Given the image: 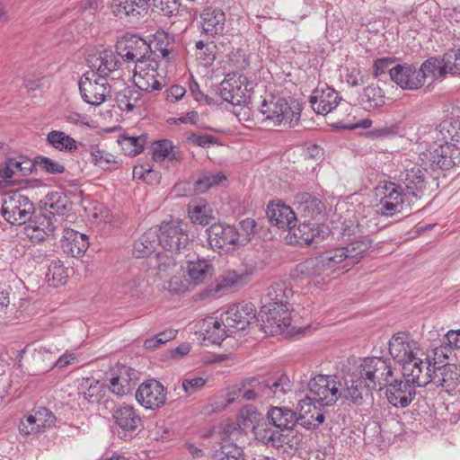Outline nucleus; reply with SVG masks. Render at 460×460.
<instances>
[{"instance_id": "obj_54", "label": "nucleus", "mask_w": 460, "mask_h": 460, "mask_svg": "<svg viewBox=\"0 0 460 460\" xmlns=\"http://www.w3.org/2000/svg\"><path fill=\"white\" fill-rule=\"evenodd\" d=\"M236 231L238 234L237 244L244 245L257 232V223L252 218H245L239 222Z\"/></svg>"}, {"instance_id": "obj_23", "label": "nucleus", "mask_w": 460, "mask_h": 460, "mask_svg": "<svg viewBox=\"0 0 460 460\" xmlns=\"http://www.w3.org/2000/svg\"><path fill=\"white\" fill-rule=\"evenodd\" d=\"M133 81L139 91H160L165 85L164 76L160 75L156 69L146 68V65H135Z\"/></svg>"}, {"instance_id": "obj_57", "label": "nucleus", "mask_w": 460, "mask_h": 460, "mask_svg": "<svg viewBox=\"0 0 460 460\" xmlns=\"http://www.w3.org/2000/svg\"><path fill=\"white\" fill-rule=\"evenodd\" d=\"M208 382V378L189 375L181 381V388L187 396L201 391Z\"/></svg>"}, {"instance_id": "obj_63", "label": "nucleus", "mask_w": 460, "mask_h": 460, "mask_svg": "<svg viewBox=\"0 0 460 460\" xmlns=\"http://www.w3.org/2000/svg\"><path fill=\"white\" fill-rule=\"evenodd\" d=\"M164 15L172 17V16H181L184 12L183 9H181L180 4L177 0L172 1H165L160 0V4L158 7Z\"/></svg>"}, {"instance_id": "obj_30", "label": "nucleus", "mask_w": 460, "mask_h": 460, "mask_svg": "<svg viewBox=\"0 0 460 460\" xmlns=\"http://www.w3.org/2000/svg\"><path fill=\"white\" fill-rule=\"evenodd\" d=\"M152 157L155 162L166 161L175 166L182 160L181 151L168 139L155 141L152 145Z\"/></svg>"}, {"instance_id": "obj_32", "label": "nucleus", "mask_w": 460, "mask_h": 460, "mask_svg": "<svg viewBox=\"0 0 460 460\" xmlns=\"http://www.w3.org/2000/svg\"><path fill=\"white\" fill-rule=\"evenodd\" d=\"M267 418L281 432L292 429L298 421L297 413L286 407H270Z\"/></svg>"}, {"instance_id": "obj_16", "label": "nucleus", "mask_w": 460, "mask_h": 460, "mask_svg": "<svg viewBox=\"0 0 460 460\" xmlns=\"http://www.w3.org/2000/svg\"><path fill=\"white\" fill-rule=\"evenodd\" d=\"M56 417L54 413L44 406H34L24 421H21L19 430L22 434H36L44 429L55 425Z\"/></svg>"}, {"instance_id": "obj_2", "label": "nucleus", "mask_w": 460, "mask_h": 460, "mask_svg": "<svg viewBox=\"0 0 460 460\" xmlns=\"http://www.w3.org/2000/svg\"><path fill=\"white\" fill-rule=\"evenodd\" d=\"M394 370L390 358L366 357L359 359L352 373L347 375L355 391L357 405H363L372 399V391L382 388L393 377Z\"/></svg>"}, {"instance_id": "obj_25", "label": "nucleus", "mask_w": 460, "mask_h": 460, "mask_svg": "<svg viewBox=\"0 0 460 460\" xmlns=\"http://www.w3.org/2000/svg\"><path fill=\"white\" fill-rule=\"evenodd\" d=\"M266 214L270 224L279 229L291 230L296 223V216L293 209L282 202L270 203Z\"/></svg>"}, {"instance_id": "obj_51", "label": "nucleus", "mask_w": 460, "mask_h": 460, "mask_svg": "<svg viewBox=\"0 0 460 460\" xmlns=\"http://www.w3.org/2000/svg\"><path fill=\"white\" fill-rule=\"evenodd\" d=\"M56 221L55 217L50 216L49 212H46V208H40L38 212L35 211L33 217L28 222L38 226L39 228L40 227L43 232H46L50 236L54 234Z\"/></svg>"}, {"instance_id": "obj_49", "label": "nucleus", "mask_w": 460, "mask_h": 460, "mask_svg": "<svg viewBox=\"0 0 460 460\" xmlns=\"http://www.w3.org/2000/svg\"><path fill=\"white\" fill-rule=\"evenodd\" d=\"M226 180L225 174H204L198 179H192L195 195L204 193L212 186L218 185Z\"/></svg>"}, {"instance_id": "obj_37", "label": "nucleus", "mask_w": 460, "mask_h": 460, "mask_svg": "<svg viewBox=\"0 0 460 460\" xmlns=\"http://www.w3.org/2000/svg\"><path fill=\"white\" fill-rule=\"evenodd\" d=\"M187 272L190 281L194 285H199L211 279L214 274V267L210 261L198 258L196 261H189Z\"/></svg>"}, {"instance_id": "obj_6", "label": "nucleus", "mask_w": 460, "mask_h": 460, "mask_svg": "<svg viewBox=\"0 0 460 460\" xmlns=\"http://www.w3.org/2000/svg\"><path fill=\"white\" fill-rule=\"evenodd\" d=\"M260 111L263 116L262 121L269 126H279L288 124L289 128L295 127L300 119L301 110L298 104H289L285 98L271 96L264 99L261 104Z\"/></svg>"}, {"instance_id": "obj_56", "label": "nucleus", "mask_w": 460, "mask_h": 460, "mask_svg": "<svg viewBox=\"0 0 460 460\" xmlns=\"http://www.w3.org/2000/svg\"><path fill=\"white\" fill-rule=\"evenodd\" d=\"M92 162L102 170H116L117 162L111 154L95 149L91 152Z\"/></svg>"}, {"instance_id": "obj_29", "label": "nucleus", "mask_w": 460, "mask_h": 460, "mask_svg": "<svg viewBox=\"0 0 460 460\" xmlns=\"http://www.w3.org/2000/svg\"><path fill=\"white\" fill-rule=\"evenodd\" d=\"M252 431L255 438L268 447H279L285 443L286 437L269 420L259 421Z\"/></svg>"}, {"instance_id": "obj_10", "label": "nucleus", "mask_w": 460, "mask_h": 460, "mask_svg": "<svg viewBox=\"0 0 460 460\" xmlns=\"http://www.w3.org/2000/svg\"><path fill=\"white\" fill-rule=\"evenodd\" d=\"M252 83L242 74H227L217 86L218 95L233 105L246 104L250 98Z\"/></svg>"}, {"instance_id": "obj_13", "label": "nucleus", "mask_w": 460, "mask_h": 460, "mask_svg": "<svg viewBox=\"0 0 460 460\" xmlns=\"http://www.w3.org/2000/svg\"><path fill=\"white\" fill-rule=\"evenodd\" d=\"M118 56V53L116 54L111 49H104L100 52L99 57L88 59L87 62L95 75L105 79L111 77V80H115L122 77V72L119 69L121 63Z\"/></svg>"}, {"instance_id": "obj_21", "label": "nucleus", "mask_w": 460, "mask_h": 460, "mask_svg": "<svg viewBox=\"0 0 460 460\" xmlns=\"http://www.w3.org/2000/svg\"><path fill=\"white\" fill-rule=\"evenodd\" d=\"M112 419L116 427L119 429V434L123 432L124 437L135 432L143 425L142 418L137 410L128 404H123L114 409Z\"/></svg>"}, {"instance_id": "obj_14", "label": "nucleus", "mask_w": 460, "mask_h": 460, "mask_svg": "<svg viewBox=\"0 0 460 460\" xmlns=\"http://www.w3.org/2000/svg\"><path fill=\"white\" fill-rule=\"evenodd\" d=\"M393 82L403 90H418L424 85V80L420 68L411 64H398L389 69Z\"/></svg>"}, {"instance_id": "obj_28", "label": "nucleus", "mask_w": 460, "mask_h": 460, "mask_svg": "<svg viewBox=\"0 0 460 460\" xmlns=\"http://www.w3.org/2000/svg\"><path fill=\"white\" fill-rule=\"evenodd\" d=\"M225 22V13L217 7H206L200 13L201 30L205 35L213 37L221 33L224 31Z\"/></svg>"}, {"instance_id": "obj_26", "label": "nucleus", "mask_w": 460, "mask_h": 460, "mask_svg": "<svg viewBox=\"0 0 460 460\" xmlns=\"http://www.w3.org/2000/svg\"><path fill=\"white\" fill-rule=\"evenodd\" d=\"M261 400L274 399L280 401L291 390V383L288 376L280 375L275 378L261 381Z\"/></svg>"}, {"instance_id": "obj_15", "label": "nucleus", "mask_w": 460, "mask_h": 460, "mask_svg": "<svg viewBox=\"0 0 460 460\" xmlns=\"http://www.w3.org/2000/svg\"><path fill=\"white\" fill-rule=\"evenodd\" d=\"M118 55L125 61L146 65L151 46L142 38L133 36L128 40L118 42L116 47Z\"/></svg>"}, {"instance_id": "obj_41", "label": "nucleus", "mask_w": 460, "mask_h": 460, "mask_svg": "<svg viewBox=\"0 0 460 460\" xmlns=\"http://www.w3.org/2000/svg\"><path fill=\"white\" fill-rule=\"evenodd\" d=\"M78 394L89 403L98 402L103 395V385L94 378H86L79 385Z\"/></svg>"}, {"instance_id": "obj_20", "label": "nucleus", "mask_w": 460, "mask_h": 460, "mask_svg": "<svg viewBox=\"0 0 460 460\" xmlns=\"http://www.w3.org/2000/svg\"><path fill=\"white\" fill-rule=\"evenodd\" d=\"M324 406H323V408ZM299 413L297 415V424L306 429H314L318 428L325 419L324 411L317 402L305 397L300 400L297 404Z\"/></svg>"}, {"instance_id": "obj_48", "label": "nucleus", "mask_w": 460, "mask_h": 460, "mask_svg": "<svg viewBox=\"0 0 460 460\" xmlns=\"http://www.w3.org/2000/svg\"><path fill=\"white\" fill-rule=\"evenodd\" d=\"M317 257L323 272L334 268L342 261L346 262V254L341 247L326 251Z\"/></svg>"}, {"instance_id": "obj_27", "label": "nucleus", "mask_w": 460, "mask_h": 460, "mask_svg": "<svg viewBox=\"0 0 460 460\" xmlns=\"http://www.w3.org/2000/svg\"><path fill=\"white\" fill-rule=\"evenodd\" d=\"M341 100L334 89H316L309 98L313 110L317 114H327L335 109Z\"/></svg>"}, {"instance_id": "obj_5", "label": "nucleus", "mask_w": 460, "mask_h": 460, "mask_svg": "<svg viewBox=\"0 0 460 460\" xmlns=\"http://www.w3.org/2000/svg\"><path fill=\"white\" fill-rule=\"evenodd\" d=\"M355 391L352 390L348 376L317 375L308 383L306 397L314 401L320 406H331L339 399H344L357 405L354 399Z\"/></svg>"}, {"instance_id": "obj_45", "label": "nucleus", "mask_w": 460, "mask_h": 460, "mask_svg": "<svg viewBox=\"0 0 460 460\" xmlns=\"http://www.w3.org/2000/svg\"><path fill=\"white\" fill-rule=\"evenodd\" d=\"M141 92L135 88H126L116 95V102L121 111H132L141 100Z\"/></svg>"}, {"instance_id": "obj_42", "label": "nucleus", "mask_w": 460, "mask_h": 460, "mask_svg": "<svg viewBox=\"0 0 460 460\" xmlns=\"http://www.w3.org/2000/svg\"><path fill=\"white\" fill-rule=\"evenodd\" d=\"M292 296V289L285 282L272 284L264 297V303H276L278 305L291 306L288 299Z\"/></svg>"}, {"instance_id": "obj_8", "label": "nucleus", "mask_w": 460, "mask_h": 460, "mask_svg": "<svg viewBox=\"0 0 460 460\" xmlns=\"http://www.w3.org/2000/svg\"><path fill=\"white\" fill-rule=\"evenodd\" d=\"M187 224L181 220L164 221L157 234L158 244L174 255L184 254L189 245Z\"/></svg>"}, {"instance_id": "obj_4", "label": "nucleus", "mask_w": 460, "mask_h": 460, "mask_svg": "<svg viewBox=\"0 0 460 460\" xmlns=\"http://www.w3.org/2000/svg\"><path fill=\"white\" fill-rule=\"evenodd\" d=\"M460 130L458 120L445 119L438 127L437 139L442 143L432 152L423 153L421 155V168L425 172L447 171L460 165V147H452L449 143L452 136Z\"/></svg>"}, {"instance_id": "obj_62", "label": "nucleus", "mask_w": 460, "mask_h": 460, "mask_svg": "<svg viewBox=\"0 0 460 460\" xmlns=\"http://www.w3.org/2000/svg\"><path fill=\"white\" fill-rule=\"evenodd\" d=\"M445 62L449 74L460 75V49H450L446 52Z\"/></svg>"}, {"instance_id": "obj_59", "label": "nucleus", "mask_w": 460, "mask_h": 460, "mask_svg": "<svg viewBox=\"0 0 460 460\" xmlns=\"http://www.w3.org/2000/svg\"><path fill=\"white\" fill-rule=\"evenodd\" d=\"M259 388H261V381L252 379L248 381L247 384H243L242 388L239 389V396L247 401L261 399V392H259Z\"/></svg>"}, {"instance_id": "obj_19", "label": "nucleus", "mask_w": 460, "mask_h": 460, "mask_svg": "<svg viewBox=\"0 0 460 460\" xmlns=\"http://www.w3.org/2000/svg\"><path fill=\"white\" fill-rule=\"evenodd\" d=\"M208 241L213 250H228L231 245L237 244L236 228L223 224H213L207 229Z\"/></svg>"}, {"instance_id": "obj_18", "label": "nucleus", "mask_w": 460, "mask_h": 460, "mask_svg": "<svg viewBox=\"0 0 460 460\" xmlns=\"http://www.w3.org/2000/svg\"><path fill=\"white\" fill-rule=\"evenodd\" d=\"M256 307L252 303L241 302L231 305L226 312V324L228 328L243 331L255 318Z\"/></svg>"}, {"instance_id": "obj_17", "label": "nucleus", "mask_w": 460, "mask_h": 460, "mask_svg": "<svg viewBox=\"0 0 460 460\" xmlns=\"http://www.w3.org/2000/svg\"><path fill=\"white\" fill-rule=\"evenodd\" d=\"M136 399L146 409L159 408L166 400L165 388L159 381L148 380L139 385L136 392Z\"/></svg>"}, {"instance_id": "obj_60", "label": "nucleus", "mask_w": 460, "mask_h": 460, "mask_svg": "<svg viewBox=\"0 0 460 460\" xmlns=\"http://www.w3.org/2000/svg\"><path fill=\"white\" fill-rule=\"evenodd\" d=\"M405 186L410 195L418 197V193L425 189L423 174H406Z\"/></svg>"}, {"instance_id": "obj_11", "label": "nucleus", "mask_w": 460, "mask_h": 460, "mask_svg": "<svg viewBox=\"0 0 460 460\" xmlns=\"http://www.w3.org/2000/svg\"><path fill=\"white\" fill-rule=\"evenodd\" d=\"M83 100L91 105H100L111 96V85L107 79L96 78L93 70L84 73L79 80Z\"/></svg>"}, {"instance_id": "obj_38", "label": "nucleus", "mask_w": 460, "mask_h": 460, "mask_svg": "<svg viewBox=\"0 0 460 460\" xmlns=\"http://www.w3.org/2000/svg\"><path fill=\"white\" fill-rule=\"evenodd\" d=\"M227 325L216 320L214 317H208L203 323V340L211 344L219 345L229 334L226 333Z\"/></svg>"}, {"instance_id": "obj_58", "label": "nucleus", "mask_w": 460, "mask_h": 460, "mask_svg": "<svg viewBox=\"0 0 460 460\" xmlns=\"http://www.w3.org/2000/svg\"><path fill=\"white\" fill-rule=\"evenodd\" d=\"M288 232L294 235L297 243L310 244L314 241V233L309 224L303 223L296 227V223H295V226Z\"/></svg>"}, {"instance_id": "obj_61", "label": "nucleus", "mask_w": 460, "mask_h": 460, "mask_svg": "<svg viewBox=\"0 0 460 460\" xmlns=\"http://www.w3.org/2000/svg\"><path fill=\"white\" fill-rule=\"evenodd\" d=\"M438 353L443 349H460V330H450L443 337Z\"/></svg>"}, {"instance_id": "obj_52", "label": "nucleus", "mask_w": 460, "mask_h": 460, "mask_svg": "<svg viewBox=\"0 0 460 460\" xmlns=\"http://www.w3.org/2000/svg\"><path fill=\"white\" fill-rule=\"evenodd\" d=\"M318 257L309 258L296 267L297 277L311 278L323 273Z\"/></svg>"}, {"instance_id": "obj_31", "label": "nucleus", "mask_w": 460, "mask_h": 460, "mask_svg": "<svg viewBox=\"0 0 460 460\" xmlns=\"http://www.w3.org/2000/svg\"><path fill=\"white\" fill-rule=\"evenodd\" d=\"M64 238L62 244L64 251L72 257L84 255L89 247L88 235L74 229H66Z\"/></svg>"}, {"instance_id": "obj_40", "label": "nucleus", "mask_w": 460, "mask_h": 460, "mask_svg": "<svg viewBox=\"0 0 460 460\" xmlns=\"http://www.w3.org/2000/svg\"><path fill=\"white\" fill-rule=\"evenodd\" d=\"M370 243V241L367 239H360L352 241L346 246L341 247L346 254V264L344 267H352L358 263L365 252L369 249Z\"/></svg>"}, {"instance_id": "obj_43", "label": "nucleus", "mask_w": 460, "mask_h": 460, "mask_svg": "<svg viewBox=\"0 0 460 460\" xmlns=\"http://www.w3.org/2000/svg\"><path fill=\"white\" fill-rule=\"evenodd\" d=\"M46 140L49 146L58 151L72 153L77 149L76 141L63 131H50Z\"/></svg>"}, {"instance_id": "obj_39", "label": "nucleus", "mask_w": 460, "mask_h": 460, "mask_svg": "<svg viewBox=\"0 0 460 460\" xmlns=\"http://www.w3.org/2000/svg\"><path fill=\"white\" fill-rule=\"evenodd\" d=\"M157 244V233L150 229L134 243L132 253L137 258L149 257L155 252Z\"/></svg>"}, {"instance_id": "obj_46", "label": "nucleus", "mask_w": 460, "mask_h": 460, "mask_svg": "<svg viewBox=\"0 0 460 460\" xmlns=\"http://www.w3.org/2000/svg\"><path fill=\"white\" fill-rule=\"evenodd\" d=\"M146 138L147 136L146 134L138 137L121 136L119 137L118 142L126 155L136 156L143 151Z\"/></svg>"}, {"instance_id": "obj_47", "label": "nucleus", "mask_w": 460, "mask_h": 460, "mask_svg": "<svg viewBox=\"0 0 460 460\" xmlns=\"http://www.w3.org/2000/svg\"><path fill=\"white\" fill-rule=\"evenodd\" d=\"M155 52L158 51L163 58L170 59L173 51L174 37L164 31H156L155 34Z\"/></svg>"}, {"instance_id": "obj_36", "label": "nucleus", "mask_w": 460, "mask_h": 460, "mask_svg": "<svg viewBox=\"0 0 460 460\" xmlns=\"http://www.w3.org/2000/svg\"><path fill=\"white\" fill-rule=\"evenodd\" d=\"M358 101L365 111H372L385 105V94L377 84H370L363 89Z\"/></svg>"}, {"instance_id": "obj_50", "label": "nucleus", "mask_w": 460, "mask_h": 460, "mask_svg": "<svg viewBox=\"0 0 460 460\" xmlns=\"http://www.w3.org/2000/svg\"><path fill=\"white\" fill-rule=\"evenodd\" d=\"M67 278L66 269L64 267L60 260H53L49 265L46 273V279L49 282H52V286L57 287L64 284Z\"/></svg>"}, {"instance_id": "obj_35", "label": "nucleus", "mask_w": 460, "mask_h": 460, "mask_svg": "<svg viewBox=\"0 0 460 460\" xmlns=\"http://www.w3.org/2000/svg\"><path fill=\"white\" fill-rule=\"evenodd\" d=\"M71 206L69 199L59 191L49 192L43 200L40 208H46L50 216L56 218L57 216L64 215Z\"/></svg>"}, {"instance_id": "obj_64", "label": "nucleus", "mask_w": 460, "mask_h": 460, "mask_svg": "<svg viewBox=\"0 0 460 460\" xmlns=\"http://www.w3.org/2000/svg\"><path fill=\"white\" fill-rule=\"evenodd\" d=\"M215 460H246L243 451L237 447H232L230 449L223 447L217 459Z\"/></svg>"}, {"instance_id": "obj_44", "label": "nucleus", "mask_w": 460, "mask_h": 460, "mask_svg": "<svg viewBox=\"0 0 460 460\" xmlns=\"http://www.w3.org/2000/svg\"><path fill=\"white\" fill-rule=\"evenodd\" d=\"M447 64L445 62V54L442 58H430L424 61L420 67V73L422 74L424 83L429 75L433 77H441L447 74H449Z\"/></svg>"}, {"instance_id": "obj_34", "label": "nucleus", "mask_w": 460, "mask_h": 460, "mask_svg": "<svg viewBox=\"0 0 460 460\" xmlns=\"http://www.w3.org/2000/svg\"><path fill=\"white\" fill-rule=\"evenodd\" d=\"M294 203L305 216L312 218H315L325 210L323 202L308 192L296 194Z\"/></svg>"}, {"instance_id": "obj_53", "label": "nucleus", "mask_w": 460, "mask_h": 460, "mask_svg": "<svg viewBox=\"0 0 460 460\" xmlns=\"http://www.w3.org/2000/svg\"><path fill=\"white\" fill-rule=\"evenodd\" d=\"M58 351L59 349L55 346L45 347L40 345L34 349V358L37 361L45 363L44 368L52 369L54 368L56 356Z\"/></svg>"}, {"instance_id": "obj_33", "label": "nucleus", "mask_w": 460, "mask_h": 460, "mask_svg": "<svg viewBox=\"0 0 460 460\" xmlns=\"http://www.w3.org/2000/svg\"><path fill=\"white\" fill-rule=\"evenodd\" d=\"M112 13L119 19L140 18L147 13V9L143 2L138 0H112Z\"/></svg>"}, {"instance_id": "obj_3", "label": "nucleus", "mask_w": 460, "mask_h": 460, "mask_svg": "<svg viewBox=\"0 0 460 460\" xmlns=\"http://www.w3.org/2000/svg\"><path fill=\"white\" fill-rule=\"evenodd\" d=\"M409 343L413 349V359L418 365L420 376H423V387L432 383L442 391L451 394L458 386L460 372L456 365L445 364L437 366L438 347L431 349L423 348L417 341L409 334Z\"/></svg>"}, {"instance_id": "obj_9", "label": "nucleus", "mask_w": 460, "mask_h": 460, "mask_svg": "<svg viewBox=\"0 0 460 460\" xmlns=\"http://www.w3.org/2000/svg\"><path fill=\"white\" fill-rule=\"evenodd\" d=\"M44 171L46 172H64L65 167L45 156H36L34 159L23 155L9 156L0 165V172H33Z\"/></svg>"}, {"instance_id": "obj_1", "label": "nucleus", "mask_w": 460, "mask_h": 460, "mask_svg": "<svg viewBox=\"0 0 460 460\" xmlns=\"http://www.w3.org/2000/svg\"><path fill=\"white\" fill-rule=\"evenodd\" d=\"M388 350L392 358L402 366L403 379H390L386 386L385 396L395 408H405L411 404L416 395V387H423V376H420L418 365L413 359V349L409 343V333L400 332L394 334L388 341Z\"/></svg>"}, {"instance_id": "obj_22", "label": "nucleus", "mask_w": 460, "mask_h": 460, "mask_svg": "<svg viewBox=\"0 0 460 460\" xmlns=\"http://www.w3.org/2000/svg\"><path fill=\"white\" fill-rule=\"evenodd\" d=\"M137 372L130 367L120 365L111 374L109 380V388L114 394L126 395L136 386Z\"/></svg>"}, {"instance_id": "obj_24", "label": "nucleus", "mask_w": 460, "mask_h": 460, "mask_svg": "<svg viewBox=\"0 0 460 460\" xmlns=\"http://www.w3.org/2000/svg\"><path fill=\"white\" fill-rule=\"evenodd\" d=\"M260 314L263 322L276 327V332H283L291 323L290 306L284 307L276 303H264Z\"/></svg>"}, {"instance_id": "obj_7", "label": "nucleus", "mask_w": 460, "mask_h": 460, "mask_svg": "<svg viewBox=\"0 0 460 460\" xmlns=\"http://www.w3.org/2000/svg\"><path fill=\"white\" fill-rule=\"evenodd\" d=\"M1 212L12 225H22L31 219L35 213L34 203L19 190L9 191L2 198Z\"/></svg>"}, {"instance_id": "obj_55", "label": "nucleus", "mask_w": 460, "mask_h": 460, "mask_svg": "<svg viewBox=\"0 0 460 460\" xmlns=\"http://www.w3.org/2000/svg\"><path fill=\"white\" fill-rule=\"evenodd\" d=\"M188 215L193 224L206 226L210 222L206 203L188 205Z\"/></svg>"}, {"instance_id": "obj_12", "label": "nucleus", "mask_w": 460, "mask_h": 460, "mask_svg": "<svg viewBox=\"0 0 460 460\" xmlns=\"http://www.w3.org/2000/svg\"><path fill=\"white\" fill-rule=\"evenodd\" d=\"M376 190L381 196L377 205L381 215L391 217L402 210L404 192L400 185L392 181H381Z\"/></svg>"}]
</instances>
